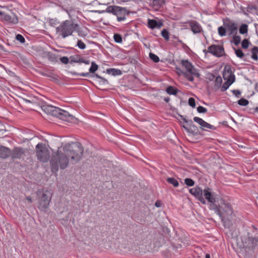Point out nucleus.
Masks as SVG:
<instances>
[{
    "instance_id": "obj_1",
    "label": "nucleus",
    "mask_w": 258,
    "mask_h": 258,
    "mask_svg": "<svg viewBox=\"0 0 258 258\" xmlns=\"http://www.w3.org/2000/svg\"><path fill=\"white\" fill-rule=\"evenodd\" d=\"M64 153L57 151L54 154L50 161L51 170L57 173L59 167L62 170L66 169L69 162L68 157H70L73 164L78 162L83 156L84 148L82 144L78 142H70L63 147Z\"/></svg>"
},
{
    "instance_id": "obj_2",
    "label": "nucleus",
    "mask_w": 258,
    "mask_h": 258,
    "mask_svg": "<svg viewBox=\"0 0 258 258\" xmlns=\"http://www.w3.org/2000/svg\"><path fill=\"white\" fill-rule=\"evenodd\" d=\"M217 195L212 191V189L206 187L204 189L203 197L207 201L209 208L218 215L225 228H230L233 225L232 220L234 216L231 205L223 199L220 202L217 201Z\"/></svg>"
},
{
    "instance_id": "obj_3",
    "label": "nucleus",
    "mask_w": 258,
    "mask_h": 258,
    "mask_svg": "<svg viewBox=\"0 0 258 258\" xmlns=\"http://www.w3.org/2000/svg\"><path fill=\"white\" fill-rule=\"evenodd\" d=\"M42 110L46 114L51 115L62 120L71 123H76L77 119L69 112L49 105H44L41 107Z\"/></svg>"
},
{
    "instance_id": "obj_4",
    "label": "nucleus",
    "mask_w": 258,
    "mask_h": 258,
    "mask_svg": "<svg viewBox=\"0 0 258 258\" xmlns=\"http://www.w3.org/2000/svg\"><path fill=\"white\" fill-rule=\"evenodd\" d=\"M75 21L65 20L60 23L59 26L56 27V33L65 38L69 36L72 35L76 26Z\"/></svg>"
},
{
    "instance_id": "obj_5",
    "label": "nucleus",
    "mask_w": 258,
    "mask_h": 258,
    "mask_svg": "<svg viewBox=\"0 0 258 258\" xmlns=\"http://www.w3.org/2000/svg\"><path fill=\"white\" fill-rule=\"evenodd\" d=\"M96 12L99 14L104 13L112 14L116 16L118 22L125 20L126 16L128 15V13L125 8L115 5L108 6L105 10L97 11Z\"/></svg>"
},
{
    "instance_id": "obj_6",
    "label": "nucleus",
    "mask_w": 258,
    "mask_h": 258,
    "mask_svg": "<svg viewBox=\"0 0 258 258\" xmlns=\"http://www.w3.org/2000/svg\"><path fill=\"white\" fill-rule=\"evenodd\" d=\"M38 208L41 211H45L49 205L52 198V194L48 190H38L37 191Z\"/></svg>"
},
{
    "instance_id": "obj_7",
    "label": "nucleus",
    "mask_w": 258,
    "mask_h": 258,
    "mask_svg": "<svg viewBox=\"0 0 258 258\" xmlns=\"http://www.w3.org/2000/svg\"><path fill=\"white\" fill-rule=\"evenodd\" d=\"M36 154L38 160L40 162H47L49 159V151L43 143H39L36 145Z\"/></svg>"
},
{
    "instance_id": "obj_8",
    "label": "nucleus",
    "mask_w": 258,
    "mask_h": 258,
    "mask_svg": "<svg viewBox=\"0 0 258 258\" xmlns=\"http://www.w3.org/2000/svg\"><path fill=\"white\" fill-rule=\"evenodd\" d=\"M1 20L7 24H16L18 22V19L14 13L10 11L9 13L2 11L0 13Z\"/></svg>"
},
{
    "instance_id": "obj_9",
    "label": "nucleus",
    "mask_w": 258,
    "mask_h": 258,
    "mask_svg": "<svg viewBox=\"0 0 258 258\" xmlns=\"http://www.w3.org/2000/svg\"><path fill=\"white\" fill-rule=\"evenodd\" d=\"M189 193L192 195L195 198L199 201L202 204L206 205V201L205 199L204 198L203 194L204 189L199 186H197L194 188H191L189 190Z\"/></svg>"
},
{
    "instance_id": "obj_10",
    "label": "nucleus",
    "mask_w": 258,
    "mask_h": 258,
    "mask_svg": "<svg viewBox=\"0 0 258 258\" xmlns=\"http://www.w3.org/2000/svg\"><path fill=\"white\" fill-rule=\"evenodd\" d=\"M182 126L187 133L194 136L202 135V133L200 131L199 128L195 124H194L193 121L191 119L189 120L187 124L183 125Z\"/></svg>"
},
{
    "instance_id": "obj_11",
    "label": "nucleus",
    "mask_w": 258,
    "mask_h": 258,
    "mask_svg": "<svg viewBox=\"0 0 258 258\" xmlns=\"http://www.w3.org/2000/svg\"><path fill=\"white\" fill-rule=\"evenodd\" d=\"M250 233H247V238L245 239V241L243 242V246L246 248L253 250L256 247L258 246V236L252 237L249 236Z\"/></svg>"
},
{
    "instance_id": "obj_12",
    "label": "nucleus",
    "mask_w": 258,
    "mask_h": 258,
    "mask_svg": "<svg viewBox=\"0 0 258 258\" xmlns=\"http://www.w3.org/2000/svg\"><path fill=\"white\" fill-rule=\"evenodd\" d=\"M181 64L186 69V73L198 78L200 77V74L198 73V70L195 69L192 63L188 60H182Z\"/></svg>"
},
{
    "instance_id": "obj_13",
    "label": "nucleus",
    "mask_w": 258,
    "mask_h": 258,
    "mask_svg": "<svg viewBox=\"0 0 258 258\" xmlns=\"http://www.w3.org/2000/svg\"><path fill=\"white\" fill-rule=\"evenodd\" d=\"M193 120L200 125V128L203 131H207L206 128L216 130L217 127L206 122L202 118L199 117H194Z\"/></svg>"
},
{
    "instance_id": "obj_14",
    "label": "nucleus",
    "mask_w": 258,
    "mask_h": 258,
    "mask_svg": "<svg viewBox=\"0 0 258 258\" xmlns=\"http://www.w3.org/2000/svg\"><path fill=\"white\" fill-rule=\"evenodd\" d=\"M223 79L224 80H226L221 88V91L224 92L227 90L230 86H231L235 81V75H230L229 77H226L225 75H223Z\"/></svg>"
},
{
    "instance_id": "obj_15",
    "label": "nucleus",
    "mask_w": 258,
    "mask_h": 258,
    "mask_svg": "<svg viewBox=\"0 0 258 258\" xmlns=\"http://www.w3.org/2000/svg\"><path fill=\"white\" fill-rule=\"evenodd\" d=\"M11 152L10 156L13 159H20L25 153V150L22 147H15Z\"/></svg>"
},
{
    "instance_id": "obj_16",
    "label": "nucleus",
    "mask_w": 258,
    "mask_h": 258,
    "mask_svg": "<svg viewBox=\"0 0 258 258\" xmlns=\"http://www.w3.org/2000/svg\"><path fill=\"white\" fill-rule=\"evenodd\" d=\"M163 26V23L161 20L157 21L155 19H148L147 26L151 29H160Z\"/></svg>"
},
{
    "instance_id": "obj_17",
    "label": "nucleus",
    "mask_w": 258,
    "mask_h": 258,
    "mask_svg": "<svg viewBox=\"0 0 258 258\" xmlns=\"http://www.w3.org/2000/svg\"><path fill=\"white\" fill-rule=\"evenodd\" d=\"M70 63L71 64H72L73 62L84 63L86 64H89L90 63V60L85 59L79 54L72 55L70 57Z\"/></svg>"
},
{
    "instance_id": "obj_18",
    "label": "nucleus",
    "mask_w": 258,
    "mask_h": 258,
    "mask_svg": "<svg viewBox=\"0 0 258 258\" xmlns=\"http://www.w3.org/2000/svg\"><path fill=\"white\" fill-rule=\"evenodd\" d=\"M216 48H213L212 55L217 57L225 55L224 48L223 45H216Z\"/></svg>"
},
{
    "instance_id": "obj_19",
    "label": "nucleus",
    "mask_w": 258,
    "mask_h": 258,
    "mask_svg": "<svg viewBox=\"0 0 258 258\" xmlns=\"http://www.w3.org/2000/svg\"><path fill=\"white\" fill-rule=\"evenodd\" d=\"M189 26L191 30L194 34L201 33L203 29L200 24L196 21H192L189 22Z\"/></svg>"
},
{
    "instance_id": "obj_20",
    "label": "nucleus",
    "mask_w": 258,
    "mask_h": 258,
    "mask_svg": "<svg viewBox=\"0 0 258 258\" xmlns=\"http://www.w3.org/2000/svg\"><path fill=\"white\" fill-rule=\"evenodd\" d=\"M12 152L10 148L0 145V158L7 159L11 155Z\"/></svg>"
},
{
    "instance_id": "obj_21",
    "label": "nucleus",
    "mask_w": 258,
    "mask_h": 258,
    "mask_svg": "<svg viewBox=\"0 0 258 258\" xmlns=\"http://www.w3.org/2000/svg\"><path fill=\"white\" fill-rule=\"evenodd\" d=\"M76 26H75L74 31L77 32L79 36L84 37L88 35L87 28L86 27L82 28L80 25L75 23Z\"/></svg>"
},
{
    "instance_id": "obj_22",
    "label": "nucleus",
    "mask_w": 258,
    "mask_h": 258,
    "mask_svg": "<svg viewBox=\"0 0 258 258\" xmlns=\"http://www.w3.org/2000/svg\"><path fill=\"white\" fill-rule=\"evenodd\" d=\"M41 75L44 77L50 78L51 81L58 85H60L61 84V82L59 80V76L56 74H53L52 73H42Z\"/></svg>"
},
{
    "instance_id": "obj_23",
    "label": "nucleus",
    "mask_w": 258,
    "mask_h": 258,
    "mask_svg": "<svg viewBox=\"0 0 258 258\" xmlns=\"http://www.w3.org/2000/svg\"><path fill=\"white\" fill-rule=\"evenodd\" d=\"M69 73H70L73 75H74V76H82V77H96V78H97L99 79H101L102 78V77H101L98 74H96V73H94L92 74H90L89 73H77L75 71H70L69 72Z\"/></svg>"
},
{
    "instance_id": "obj_24",
    "label": "nucleus",
    "mask_w": 258,
    "mask_h": 258,
    "mask_svg": "<svg viewBox=\"0 0 258 258\" xmlns=\"http://www.w3.org/2000/svg\"><path fill=\"white\" fill-rule=\"evenodd\" d=\"M106 73L108 74L112 75L113 76H120L122 75V71L115 68H109L106 70Z\"/></svg>"
},
{
    "instance_id": "obj_25",
    "label": "nucleus",
    "mask_w": 258,
    "mask_h": 258,
    "mask_svg": "<svg viewBox=\"0 0 258 258\" xmlns=\"http://www.w3.org/2000/svg\"><path fill=\"white\" fill-rule=\"evenodd\" d=\"M175 69L181 74H183L184 76L186 78V79L190 81V82H193L194 80V78L193 77L194 75H191L189 73H187L186 72H184L183 71H182L180 68L177 67V66H175Z\"/></svg>"
},
{
    "instance_id": "obj_26",
    "label": "nucleus",
    "mask_w": 258,
    "mask_h": 258,
    "mask_svg": "<svg viewBox=\"0 0 258 258\" xmlns=\"http://www.w3.org/2000/svg\"><path fill=\"white\" fill-rule=\"evenodd\" d=\"M165 91L169 95H176L179 90L174 86L170 85L166 88Z\"/></svg>"
},
{
    "instance_id": "obj_27",
    "label": "nucleus",
    "mask_w": 258,
    "mask_h": 258,
    "mask_svg": "<svg viewBox=\"0 0 258 258\" xmlns=\"http://www.w3.org/2000/svg\"><path fill=\"white\" fill-rule=\"evenodd\" d=\"M150 4L153 6L160 8L165 4V0H148Z\"/></svg>"
},
{
    "instance_id": "obj_28",
    "label": "nucleus",
    "mask_w": 258,
    "mask_h": 258,
    "mask_svg": "<svg viewBox=\"0 0 258 258\" xmlns=\"http://www.w3.org/2000/svg\"><path fill=\"white\" fill-rule=\"evenodd\" d=\"M47 57L50 61L53 63L57 62L59 59L58 55L51 52L47 53Z\"/></svg>"
},
{
    "instance_id": "obj_29",
    "label": "nucleus",
    "mask_w": 258,
    "mask_h": 258,
    "mask_svg": "<svg viewBox=\"0 0 258 258\" xmlns=\"http://www.w3.org/2000/svg\"><path fill=\"white\" fill-rule=\"evenodd\" d=\"M227 29L230 31L229 35L236 34L237 33V26L236 24L233 23L227 25Z\"/></svg>"
},
{
    "instance_id": "obj_30",
    "label": "nucleus",
    "mask_w": 258,
    "mask_h": 258,
    "mask_svg": "<svg viewBox=\"0 0 258 258\" xmlns=\"http://www.w3.org/2000/svg\"><path fill=\"white\" fill-rule=\"evenodd\" d=\"M225 75L226 77H229L230 75H234V72L232 71L231 66L225 65L224 68L223 76Z\"/></svg>"
},
{
    "instance_id": "obj_31",
    "label": "nucleus",
    "mask_w": 258,
    "mask_h": 258,
    "mask_svg": "<svg viewBox=\"0 0 258 258\" xmlns=\"http://www.w3.org/2000/svg\"><path fill=\"white\" fill-rule=\"evenodd\" d=\"M252 55H251V58L253 59L254 60H257L258 59V47L257 46H254L251 50Z\"/></svg>"
},
{
    "instance_id": "obj_32",
    "label": "nucleus",
    "mask_w": 258,
    "mask_h": 258,
    "mask_svg": "<svg viewBox=\"0 0 258 258\" xmlns=\"http://www.w3.org/2000/svg\"><path fill=\"white\" fill-rule=\"evenodd\" d=\"M248 32V25L246 24H242L239 27V32L241 34H247Z\"/></svg>"
},
{
    "instance_id": "obj_33",
    "label": "nucleus",
    "mask_w": 258,
    "mask_h": 258,
    "mask_svg": "<svg viewBox=\"0 0 258 258\" xmlns=\"http://www.w3.org/2000/svg\"><path fill=\"white\" fill-rule=\"evenodd\" d=\"M167 181L173 185V186L176 187L179 186V182L175 178L173 177H168L167 179Z\"/></svg>"
},
{
    "instance_id": "obj_34",
    "label": "nucleus",
    "mask_w": 258,
    "mask_h": 258,
    "mask_svg": "<svg viewBox=\"0 0 258 258\" xmlns=\"http://www.w3.org/2000/svg\"><path fill=\"white\" fill-rule=\"evenodd\" d=\"M98 69V66L94 61H92L91 62V66L89 70V73H91L92 74H94L97 71Z\"/></svg>"
},
{
    "instance_id": "obj_35",
    "label": "nucleus",
    "mask_w": 258,
    "mask_h": 258,
    "mask_svg": "<svg viewBox=\"0 0 258 258\" xmlns=\"http://www.w3.org/2000/svg\"><path fill=\"white\" fill-rule=\"evenodd\" d=\"M161 35L166 41L169 40V32L167 29H163L161 31Z\"/></svg>"
},
{
    "instance_id": "obj_36",
    "label": "nucleus",
    "mask_w": 258,
    "mask_h": 258,
    "mask_svg": "<svg viewBox=\"0 0 258 258\" xmlns=\"http://www.w3.org/2000/svg\"><path fill=\"white\" fill-rule=\"evenodd\" d=\"M113 39L115 42L121 43L122 42V37L121 35L118 33H115L113 35Z\"/></svg>"
},
{
    "instance_id": "obj_37",
    "label": "nucleus",
    "mask_w": 258,
    "mask_h": 258,
    "mask_svg": "<svg viewBox=\"0 0 258 258\" xmlns=\"http://www.w3.org/2000/svg\"><path fill=\"white\" fill-rule=\"evenodd\" d=\"M233 48L235 51V53L237 57H239L240 58L243 57V56H244V54L240 48L236 49L235 47Z\"/></svg>"
},
{
    "instance_id": "obj_38",
    "label": "nucleus",
    "mask_w": 258,
    "mask_h": 258,
    "mask_svg": "<svg viewBox=\"0 0 258 258\" xmlns=\"http://www.w3.org/2000/svg\"><path fill=\"white\" fill-rule=\"evenodd\" d=\"M237 103L240 106H246L248 104L249 101L248 100L244 98H241L238 100Z\"/></svg>"
},
{
    "instance_id": "obj_39",
    "label": "nucleus",
    "mask_w": 258,
    "mask_h": 258,
    "mask_svg": "<svg viewBox=\"0 0 258 258\" xmlns=\"http://www.w3.org/2000/svg\"><path fill=\"white\" fill-rule=\"evenodd\" d=\"M150 58L154 62H158L160 61L159 57L154 53L150 52L149 53Z\"/></svg>"
},
{
    "instance_id": "obj_40",
    "label": "nucleus",
    "mask_w": 258,
    "mask_h": 258,
    "mask_svg": "<svg viewBox=\"0 0 258 258\" xmlns=\"http://www.w3.org/2000/svg\"><path fill=\"white\" fill-rule=\"evenodd\" d=\"M184 183L188 186H192L195 185V181L190 178H186L184 179Z\"/></svg>"
},
{
    "instance_id": "obj_41",
    "label": "nucleus",
    "mask_w": 258,
    "mask_h": 258,
    "mask_svg": "<svg viewBox=\"0 0 258 258\" xmlns=\"http://www.w3.org/2000/svg\"><path fill=\"white\" fill-rule=\"evenodd\" d=\"M241 41V37L239 35L234 34L233 36V42L235 45H238Z\"/></svg>"
},
{
    "instance_id": "obj_42",
    "label": "nucleus",
    "mask_w": 258,
    "mask_h": 258,
    "mask_svg": "<svg viewBox=\"0 0 258 258\" xmlns=\"http://www.w3.org/2000/svg\"><path fill=\"white\" fill-rule=\"evenodd\" d=\"M16 39L20 42L21 43L23 44L25 42V39L23 35L18 34L16 35Z\"/></svg>"
},
{
    "instance_id": "obj_43",
    "label": "nucleus",
    "mask_w": 258,
    "mask_h": 258,
    "mask_svg": "<svg viewBox=\"0 0 258 258\" xmlns=\"http://www.w3.org/2000/svg\"><path fill=\"white\" fill-rule=\"evenodd\" d=\"M48 22L49 24L52 27H55L56 25H57L59 23V22L56 18L49 19Z\"/></svg>"
},
{
    "instance_id": "obj_44",
    "label": "nucleus",
    "mask_w": 258,
    "mask_h": 258,
    "mask_svg": "<svg viewBox=\"0 0 258 258\" xmlns=\"http://www.w3.org/2000/svg\"><path fill=\"white\" fill-rule=\"evenodd\" d=\"M249 41L247 39H244L241 42V47L243 49H247L249 45Z\"/></svg>"
},
{
    "instance_id": "obj_45",
    "label": "nucleus",
    "mask_w": 258,
    "mask_h": 258,
    "mask_svg": "<svg viewBox=\"0 0 258 258\" xmlns=\"http://www.w3.org/2000/svg\"><path fill=\"white\" fill-rule=\"evenodd\" d=\"M222 83V79L221 76H218L216 78L215 85L216 87H220Z\"/></svg>"
},
{
    "instance_id": "obj_46",
    "label": "nucleus",
    "mask_w": 258,
    "mask_h": 258,
    "mask_svg": "<svg viewBox=\"0 0 258 258\" xmlns=\"http://www.w3.org/2000/svg\"><path fill=\"white\" fill-rule=\"evenodd\" d=\"M226 29L223 26H220L218 28V33L221 36H223L226 35Z\"/></svg>"
},
{
    "instance_id": "obj_47",
    "label": "nucleus",
    "mask_w": 258,
    "mask_h": 258,
    "mask_svg": "<svg viewBox=\"0 0 258 258\" xmlns=\"http://www.w3.org/2000/svg\"><path fill=\"white\" fill-rule=\"evenodd\" d=\"M77 46L81 49H84L86 47V44L81 40H78Z\"/></svg>"
},
{
    "instance_id": "obj_48",
    "label": "nucleus",
    "mask_w": 258,
    "mask_h": 258,
    "mask_svg": "<svg viewBox=\"0 0 258 258\" xmlns=\"http://www.w3.org/2000/svg\"><path fill=\"white\" fill-rule=\"evenodd\" d=\"M59 59L60 61H61V62L64 64H67L69 63V62L70 63V58L67 56H62V57H60Z\"/></svg>"
},
{
    "instance_id": "obj_49",
    "label": "nucleus",
    "mask_w": 258,
    "mask_h": 258,
    "mask_svg": "<svg viewBox=\"0 0 258 258\" xmlns=\"http://www.w3.org/2000/svg\"><path fill=\"white\" fill-rule=\"evenodd\" d=\"M197 111L200 113H205L207 112V109L202 106H199L197 108Z\"/></svg>"
},
{
    "instance_id": "obj_50",
    "label": "nucleus",
    "mask_w": 258,
    "mask_h": 258,
    "mask_svg": "<svg viewBox=\"0 0 258 258\" xmlns=\"http://www.w3.org/2000/svg\"><path fill=\"white\" fill-rule=\"evenodd\" d=\"M188 103L189 105L192 107V108H195L196 107V104L195 99L192 97H190L188 99Z\"/></svg>"
},
{
    "instance_id": "obj_51",
    "label": "nucleus",
    "mask_w": 258,
    "mask_h": 258,
    "mask_svg": "<svg viewBox=\"0 0 258 258\" xmlns=\"http://www.w3.org/2000/svg\"><path fill=\"white\" fill-rule=\"evenodd\" d=\"M108 81L103 77H102L100 79V81H99V84L100 85H105L108 84Z\"/></svg>"
},
{
    "instance_id": "obj_52",
    "label": "nucleus",
    "mask_w": 258,
    "mask_h": 258,
    "mask_svg": "<svg viewBox=\"0 0 258 258\" xmlns=\"http://www.w3.org/2000/svg\"><path fill=\"white\" fill-rule=\"evenodd\" d=\"M248 10L247 11L249 12H250L252 11H256L257 8V7L254 5H248Z\"/></svg>"
},
{
    "instance_id": "obj_53",
    "label": "nucleus",
    "mask_w": 258,
    "mask_h": 258,
    "mask_svg": "<svg viewBox=\"0 0 258 258\" xmlns=\"http://www.w3.org/2000/svg\"><path fill=\"white\" fill-rule=\"evenodd\" d=\"M232 92L238 98L239 97V96L241 94V91L239 90H232Z\"/></svg>"
},
{
    "instance_id": "obj_54",
    "label": "nucleus",
    "mask_w": 258,
    "mask_h": 258,
    "mask_svg": "<svg viewBox=\"0 0 258 258\" xmlns=\"http://www.w3.org/2000/svg\"><path fill=\"white\" fill-rule=\"evenodd\" d=\"M215 44H212L208 47V52L212 54L213 48H216Z\"/></svg>"
},
{
    "instance_id": "obj_55",
    "label": "nucleus",
    "mask_w": 258,
    "mask_h": 258,
    "mask_svg": "<svg viewBox=\"0 0 258 258\" xmlns=\"http://www.w3.org/2000/svg\"><path fill=\"white\" fill-rule=\"evenodd\" d=\"M179 116L180 118L183 121V122L186 123V124H188V122L189 121V119H187L186 116H184L181 115H180Z\"/></svg>"
},
{
    "instance_id": "obj_56",
    "label": "nucleus",
    "mask_w": 258,
    "mask_h": 258,
    "mask_svg": "<svg viewBox=\"0 0 258 258\" xmlns=\"http://www.w3.org/2000/svg\"><path fill=\"white\" fill-rule=\"evenodd\" d=\"M181 45L182 46V48L185 51H187V50H189L190 49L188 47V46L186 44H185V43H183Z\"/></svg>"
},
{
    "instance_id": "obj_57",
    "label": "nucleus",
    "mask_w": 258,
    "mask_h": 258,
    "mask_svg": "<svg viewBox=\"0 0 258 258\" xmlns=\"http://www.w3.org/2000/svg\"><path fill=\"white\" fill-rule=\"evenodd\" d=\"M161 202L160 201L157 200L155 203V206L157 208H159L161 207Z\"/></svg>"
},
{
    "instance_id": "obj_58",
    "label": "nucleus",
    "mask_w": 258,
    "mask_h": 258,
    "mask_svg": "<svg viewBox=\"0 0 258 258\" xmlns=\"http://www.w3.org/2000/svg\"><path fill=\"white\" fill-rule=\"evenodd\" d=\"M23 101L26 103H34L35 102L33 100H30L25 98H22Z\"/></svg>"
},
{
    "instance_id": "obj_59",
    "label": "nucleus",
    "mask_w": 258,
    "mask_h": 258,
    "mask_svg": "<svg viewBox=\"0 0 258 258\" xmlns=\"http://www.w3.org/2000/svg\"><path fill=\"white\" fill-rule=\"evenodd\" d=\"M163 100L166 103H168L170 101V98L169 97H165L163 98Z\"/></svg>"
},
{
    "instance_id": "obj_60",
    "label": "nucleus",
    "mask_w": 258,
    "mask_h": 258,
    "mask_svg": "<svg viewBox=\"0 0 258 258\" xmlns=\"http://www.w3.org/2000/svg\"><path fill=\"white\" fill-rule=\"evenodd\" d=\"M26 199L30 203H32V198L30 196L26 197Z\"/></svg>"
},
{
    "instance_id": "obj_61",
    "label": "nucleus",
    "mask_w": 258,
    "mask_h": 258,
    "mask_svg": "<svg viewBox=\"0 0 258 258\" xmlns=\"http://www.w3.org/2000/svg\"><path fill=\"white\" fill-rule=\"evenodd\" d=\"M223 125H225V126H228V122L227 121H223L222 123H221Z\"/></svg>"
},
{
    "instance_id": "obj_62",
    "label": "nucleus",
    "mask_w": 258,
    "mask_h": 258,
    "mask_svg": "<svg viewBox=\"0 0 258 258\" xmlns=\"http://www.w3.org/2000/svg\"><path fill=\"white\" fill-rule=\"evenodd\" d=\"M210 254L209 253H206L205 255V258H210Z\"/></svg>"
},
{
    "instance_id": "obj_63",
    "label": "nucleus",
    "mask_w": 258,
    "mask_h": 258,
    "mask_svg": "<svg viewBox=\"0 0 258 258\" xmlns=\"http://www.w3.org/2000/svg\"><path fill=\"white\" fill-rule=\"evenodd\" d=\"M252 228L253 232H254L255 231H256L257 229V228L255 227L254 226H252Z\"/></svg>"
},
{
    "instance_id": "obj_64",
    "label": "nucleus",
    "mask_w": 258,
    "mask_h": 258,
    "mask_svg": "<svg viewBox=\"0 0 258 258\" xmlns=\"http://www.w3.org/2000/svg\"><path fill=\"white\" fill-rule=\"evenodd\" d=\"M254 112H258V106L254 109Z\"/></svg>"
}]
</instances>
